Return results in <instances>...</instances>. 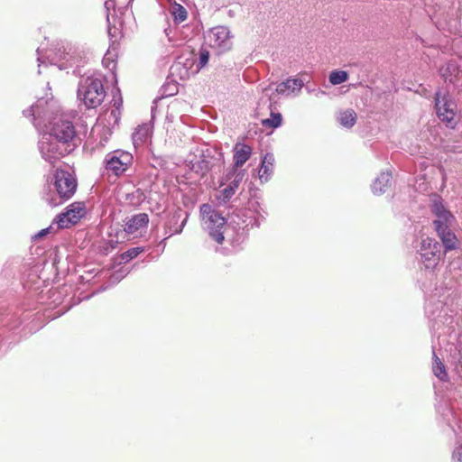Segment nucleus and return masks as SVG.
I'll list each match as a JSON object with an SVG mask.
<instances>
[{"label":"nucleus","mask_w":462,"mask_h":462,"mask_svg":"<svg viewBox=\"0 0 462 462\" xmlns=\"http://www.w3.org/2000/svg\"><path fill=\"white\" fill-rule=\"evenodd\" d=\"M435 106L439 118L447 124L450 128H454L457 121V104L448 94L436 93Z\"/></svg>","instance_id":"obj_10"},{"label":"nucleus","mask_w":462,"mask_h":462,"mask_svg":"<svg viewBox=\"0 0 462 462\" xmlns=\"http://www.w3.org/2000/svg\"><path fill=\"white\" fill-rule=\"evenodd\" d=\"M133 0H106L105 3V8L107 12L106 20L108 24L116 25V20L117 18V11L122 13L123 10H126Z\"/></svg>","instance_id":"obj_16"},{"label":"nucleus","mask_w":462,"mask_h":462,"mask_svg":"<svg viewBox=\"0 0 462 462\" xmlns=\"http://www.w3.org/2000/svg\"><path fill=\"white\" fill-rule=\"evenodd\" d=\"M223 164V154L220 152L207 149L199 159L190 162V170L197 175L203 177L211 171H220Z\"/></svg>","instance_id":"obj_8"},{"label":"nucleus","mask_w":462,"mask_h":462,"mask_svg":"<svg viewBox=\"0 0 462 462\" xmlns=\"http://www.w3.org/2000/svg\"><path fill=\"white\" fill-rule=\"evenodd\" d=\"M233 152L234 165L231 171L235 173L248 161L252 154V148L247 144L238 143L234 146Z\"/></svg>","instance_id":"obj_20"},{"label":"nucleus","mask_w":462,"mask_h":462,"mask_svg":"<svg viewBox=\"0 0 462 462\" xmlns=\"http://www.w3.org/2000/svg\"><path fill=\"white\" fill-rule=\"evenodd\" d=\"M121 277L122 275L114 274L112 279L118 281Z\"/></svg>","instance_id":"obj_38"},{"label":"nucleus","mask_w":462,"mask_h":462,"mask_svg":"<svg viewBox=\"0 0 462 462\" xmlns=\"http://www.w3.org/2000/svg\"><path fill=\"white\" fill-rule=\"evenodd\" d=\"M57 103L39 99L29 110L23 111L25 116H32L34 125L45 134L58 140L62 144L74 150L76 147V130L72 124L63 116H59Z\"/></svg>","instance_id":"obj_1"},{"label":"nucleus","mask_w":462,"mask_h":462,"mask_svg":"<svg viewBox=\"0 0 462 462\" xmlns=\"http://www.w3.org/2000/svg\"><path fill=\"white\" fill-rule=\"evenodd\" d=\"M164 32H165L166 36L168 37L169 41L171 42V38L170 37V33H169L168 29H165V30H164Z\"/></svg>","instance_id":"obj_37"},{"label":"nucleus","mask_w":462,"mask_h":462,"mask_svg":"<svg viewBox=\"0 0 462 462\" xmlns=\"http://www.w3.org/2000/svg\"><path fill=\"white\" fill-rule=\"evenodd\" d=\"M171 73L179 77L181 80L188 79L190 75L197 74L194 68V60L186 59L184 61L179 60L171 67Z\"/></svg>","instance_id":"obj_18"},{"label":"nucleus","mask_w":462,"mask_h":462,"mask_svg":"<svg viewBox=\"0 0 462 462\" xmlns=\"http://www.w3.org/2000/svg\"><path fill=\"white\" fill-rule=\"evenodd\" d=\"M188 219V213L183 212L181 209H177L166 224V233L169 236L174 234L182 232Z\"/></svg>","instance_id":"obj_19"},{"label":"nucleus","mask_w":462,"mask_h":462,"mask_svg":"<svg viewBox=\"0 0 462 462\" xmlns=\"http://www.w3.org/2000/svg\"><path fill=\"white\" fill-rule=\"evenodd\" d=\"M122 106V98L114 99V105L111 108L107 109L101 116L97 119V124L94 127L95 132L104 131L105 138L106 142L108 136L112 134L113 129L118 125Z\"/></svg>","instance_id":"obj_9"},{"label":"nucleus","mask_w":462,"mask_h":462,"mask_svg":"<svg viewBox=\"0 0 462 462\" xmlns=\"http://www.w3.org/2000/svg\"><path fill=\"white\" fill-rule=\"evenodd\" d=\"M200 214L204 229L217 243L222 244L225 239L226 218L208 204L200 207Z\"/></svg>","instance_id":"obj_5"},{"label":"nucleus","mask_w":462,"mask_h":462,"mask_svg":"<svg viewBox=\"0 0 462 462\" xmlns=\"http://www.w3.org/2000/svg\"><path fill=\"white\" fill-rule=\"evenodd\" d=\"M245 175V172L244 170L235 173L230 171V172L227 175V179H233L226 188L220 190V194L217 197V199L220 203H226L227 201L230 200V199L235 195L238 187L244 180Z\"/></svg>","instance_id":"obj_15"},{"label":"nucleus","mask_w":462,"mask_h":462,"mask_svg":"<svg viewBox=\"0 0 462 462\" xmlns=\"http://www.w3.org/2000/svg\"><path fill=\"white\" fill-rule=\"evenodd\" d=\"M274 157L271 153H267L262 159L261 168L258 175L261 182H266L270 180L273 170Z\"/></svg>","instance_id":"obj_23"},{"label":"nucleus","mask_w":462,"mask_h":462,"mask_svg":"<svg viewBox=\"0 0 462 462\" xmlns=\"http://www.w3.org/2000/svg\"><path fill=\"white\" fill-rule=\"evenodd\" d=\"M431 211L435 216L433 220L434 228L437 231L451 228L456 223L454 215L446 208L442 199L437 195L431 198Z\"/></svg>","instance_id":"obj_12"},{"label":"nucleus","mask_w":462,"mask_h":462,"mask_svg":"<svg viewBox=\"0 0 462 462\" xmlns=\"http://www.w3.org/2000/svg\"><path fill=\"white\" fill-rule=\"evenodd\" d=\"M419 254L424 268L433 270L441 259V245L433 238L426 237L420 243Z\"/></svg>","instance_id":"obj_11"},{"label":"nucleus","mask_w":462,"mask_h":462,"mask_svg":"<svg viewBox=\"0 0 462 462\" xmlns=\"http://www.w3.org/2000/svg\"><path fill=\"white\" fill-rule=\"evenodd\" d=\"M439 72L446 82H449L457 88L461 86L462 71L455 61L448 62L439 69Z\"/></svg>","instance_id":"obj_17"},{"label":"nucleus","mask_w":462,"mask_h":462,"mask_svg":"<svg viewBox=\"0 0 462 462\" xmlns=\"http://www.w3.org/2000/svg\"><path fill=\"white\" fill-rule=\"evenodd\" d=\"M437 234L441 240L446 252L455 250L457 247L458 240L451 228H445L437 231Z\"/></svg>","instance_id":"obj_24"},{"label":"nucleus","mask_w":462,"mask_h":462,"mask_svg":"<svg viewBox=\"0 0 462 462\" xmlns=\"http://www.w3.org/2000/svg\"><path fill=\"white\" fill-rule=\"evenodd\" d=\"M131 162V156L127 152H115L106 156L105 164L107 171L116 176L124 173Z\"/></svg>","instance_id":"obj_14"},{"label":"nucleus","mask_w":462,"mask_h":462,"mask_svg":"<svg viewBox=\"0 0 462 462\" xmlns=\"http://www.w3.org/2000/svg\"><path fill=\"white\" fill-rule=\"evenodd\" d=\"M149 223V217L145 213H140L133 216L127 220L125 226V231L128 234H134L137 231L145 228Z\"/></svg>","instance_id":"obj_22"},{"label":"nucleus","mask_w":462,"mask_h":462,"mask_svg":"<svg viewBox=\"0 0 462 462\" xmlns=\"http://www.w3.org/2000/svg\"><path fill=\"white\" fill-rule=\"evenodd\" d=\"M348 74L344 70H334L329 75V82L332 85H339L347 80Z\"/></svg>","instance_id":"obj_31"},{"label":"nucleus","mask_w":462,"mask_h":462,"mask_svg":"<svg viewBox=\"0 0 462 462\" xmlns=\"http://www.w3.org/2000/svg\"><path fill=\"white\" fill-rule=\"evenodd\" d=\"M50 231V228H44V229H42L41 231H39L34 236L33 238L34 239H39V238H42L43 236H45Z\"/></svg>","instance_id":"obj_36"},{"label":"nucleus","mask_w":462,"mask_h":462,"mask_svg":"<svg viewBox=\"0 0 462 462\" xmlns=\"http://www.w3.org/2000/svg\"><path fill=\"white\" fill-rule=\"evenodd\" d=\"M337 120L342 126L351 128L356 124V114L353 109H346L338 113Z\"/></svg>","instance_id":"obj_26"},{"label":"nucleus","mask_w":462,"mask_h":462,"mask_svg":"<svg viewBox=\"0 0 462 462\" xmlns=\"http://www.w3.org/2000/svg\"><path fill=\"white\" fill-rule=\"evenodd\" d=\"M204 38L206 43L218 53L228 51L233 46V35L227 26H215L207 31Z\"/></svg>","instance_id":"obj_7"},{"label":"nucleus","mask_w":462,"mask_h":462,"mask_svg":"<svg viewBox=\"0 0 462 462\" xmlns=\"http://www.w3.org/2000/svg\"><path fill=\"white\" fill-rule=\"evenodd\" d=\"M209 60V51L201 48L199 51L198 60H194L195 72H199L201 69L207 66Z\"/></svg>","instance_id":"obj_28"},{"label":"nucleus","mask_w":462,"mask_h":462,"mask_svg":"<svg viewBox=\"0 0 462 462\" xmlns=\"http://www.w3.org/2000/svg\"><path fill=\"white\" fill-rule=\"evenodd\" d=\"M87 213L84 202H73L66 208V211L57 217V224L60 228H68L77 224Z\"/></svg>","instance_id":"obj_13"},{"label":"nucleus","mask_w":462,"mask_h":462,"mask_svg":"<svg viewBox=\"0 0 462 462\" xmlns=\"http://www.w3.org/2000/svg\"><path fill=\"white\" fill-rule=\"evenodd\" d=\"M37 60L39 67L49 62L56 65L60 69H66L73 65H78L84 58L83 51L69 42H60L46 51L42 47L37 49Z\"/></svg>","instance_id":"obj_2"},{"label":"nucleus","mask_w":462,"mask_h":462,"mask_svg":"<svg viewBox=\"0 0 462 462\" xmlns=\"http://www.w3.org/2000/svg\"><path fill=\"white\" fill-rule=\"evenodd\" d=\"M171 14L173 15L175 23H178L184 22L188 16L186 9L176 3L171 6Z\"/></svg>","instance_id":"obj_29"},{"label":"nucleus","mask_w":462,"mask_h":462,"mask_svg":"<svg viewBox=\"0 0 462 462\" xmlns=\"http://www.w3.org/2000/svg\"><path fill=\"white\" fill-rule=\"evenodd\" d=\"M303 87L304 81L301 79H287L276 86L275 91L281 95L298 96Z\"/></svg>","instance_id":"obj_21"},{"label":"nucleus","mask_w":462,"mask_h":462,"mask_svg":"<svg viewBox=\"0 0 462 462\" xmlns=\"http://www.w3.org/2000/svg\"><path fill=\"white\" fill-rule=\"evenodd\" d=\"M432 372L436 377H438L441 381L448 380V373L446 371V367L444 364L440 361V359L434 354V359L432 363Z\"/></svg>","instance_id":"obj_27"},{"label":"nucleus","mask_w":462,"mask_h":462,"mask_svg":"<svg viewBox=\"0 0 462 462\" xmlns=\"http://www.w3.org/2000/svg\"><path fill=\"white\" fill-rule=\"evenodd\" d=\"M54 187L56 195L44 197L45 200L51 207H56L69 199L77 189V181L74 176L69 171L57 170L54 176Z\"/></svg>","instance_id":"obj_4"},{"label":"nucleus","mask_w":462,"mask_h":462,"mask_svg":"<svg viewBox=\"0 0 462 462\" xmlns=\"http://www.w3.org/2000/svg\"><path fill=\"white\" fill-rule=\"evenodd\" d=\"M306 90L308 93L314 94L317 97H319L321 96H324L326 93L325 91L319 89V88H310L309 87H306Z\"/></svg>","instance_id":"obj_35"},{"label":"nucleus","mask_w":462,"mask_h":462,"mask_svg":"<svg viewBox=\"0 0 462 462\" xmlns=\"http://www.w3.org/2000/svg\"><path fill=\"white\" fill-rule=\"evenodd\" d=\"M452 460L453 462H462V444L453 451Z\"/></svg>","instance_id":"obj_34"},{"label":"nucleus","mask_w":462,"mask_h":462,"mask_svg":"<svg viewBox=\"0 0 462 462\" xmlns=\"http://www.w3.org/2000/svg\"><path fill=\"white\" fill-rule=\"evenodd\" d=\"M263 124L266 126L278 127L282 124V116L280 113L271 114V118L263 121Z\"/></svg>","instance_id":"obj_32"},{"label":"nucleus","mask_w":462,"mask_h":462,"mask_svg":"<svg viewBox=\"0 0 462 462\" xmlns=\"http://www.w3.org/2000/svg\"><path fill=\"white\" fill-rule=\"evenodd\" d=\"M391 180L389 172H382L374 181L372 190L374 194H382L385 192V189Z\"/></svg>","instance_id":"obj_25"},{"label":"nucleus","mask_w":462,"mask_h":462,"mask_svg":"<svg viewBox=\"0 0 462 462\" xmlns=\"http://www.w3.org/2000/svg\"><path fill=\"white\" fill-rule=\"evenodd\" d=\"M38 150L42 158L51 165H54L61 158L73 151L44 132H42L39 139Z\"/></svg>","instance_id":"obj_6"},{"label":"nucleus","mask_w":462,"mask_h":462,"mask_svg":"<svg viewBox=\"0 0 462 462\" xmlns=\"http://www.w3.org/2000/svg\"><path fill=\"white\" fill-rule=\"evenodd\" d=\"M149 134V127L146 125H141L133 134V141L134 144L142 143Z\"/></svg>","instance_id":"obj_30"},{"label":"nucleus","mask_w":462,"mask_h":462,"mask_svg":"<svg viewBox=\"0 0 462 462\" xmlns=\"http://www.w3.org/2000/svg\"><path fill=\"white\" fill-rule=\"evenodd\" d=\"M143 251L142 247H134L122 254L121 258L123 261L127 262L135 258Z\"/></svg>","instance_id":"obj_33"},{"label":"nucleus","mask_w":462,"mask_h":462,"mask_svg":"<svg viewBox=\"0 0 462 462\" xmlns=\"http://www.w3.org/2000/svg\"><path fill=\"white\" fill-rule=\"evenodd\" d=\"M106 97L103 80L100 75L82 77L78 85L77 97L86 108H96Z\"/></svg>","instance_id":"obj_3"}]
</instances>
